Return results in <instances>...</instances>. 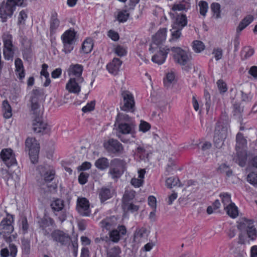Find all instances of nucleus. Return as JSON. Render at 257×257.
Instances as JSON below:
<instances>
[{
    "label": "nucleus",
    "instance_id": "de8ad7c7",
    "mask_svg": "<svg viewBox=\"0 0 257 257\" xmlns=\"http://www.w3.org/2000/svg\"><path fill=\"white\" fill-rule=\"evenodd\" d=\"M131 118L129 117L127 114L122 113H119L117 114L116 117V121L118 123H119L120 122H125L128 123L131 121Z\"/></svg>",
    "mask_w": 257,
    "mask_h": 257
},
{
    "label": "nucleus",
    "instance_id": "6ab92c4d",
    "mask_svg": "<svg viewBox=\"0 0 257 257\" xmlns=\"http://www.w3.org/2000/svg\"><path fill=\"white\" fill-rule=\"evenodd\" d=\"M81 83L79 82L74 77H71L66 84V89L71 93L78 94L81 89L79 84Z\"/></svg>",
    "mask_w": 257,
    "mask_h": 257
},
{
    "label": "nucleus",
    "instance_id": "4be33fe9",
    "mask_svg": "<svg viewBox=\"0 0 257 257\" xmlns=\"http://www.w3.org/2000/svg\"><path fill=\"white\" fill-rule=\"evenodd\" d=\"M122 62L118 58H114L112 61L107 65L108 71L112 74L116 75L119 71Z\"/></svg>",
    "mask_w": 257,
    "mask_h": 257
},
{
    "label": "nucleus",
    "instance_id": "9b49d317",
    "mask_svg": "<svg viewBox=\"0 0 257 257\" xmlns=\"http://www.w3.org/2000/svg\"><path fill=\"white\" fill-rule=\"evenodd\" d=\"M123 105L120 107L122 110L134 112L135 109V101L133 95L129 91L122 93Z\"/></svg>",
    "mask_w": 257,
    "mask_h": 257
},
{
    "label": "nucleus",
    "instance_id": "09e8293b",
    "mask_svg": "<svg viewBox=\"0 0 257 257\" xmlns=\"http://www.w3.org/2000/svg\"><path fill=\"white\" fill-rule=\"evenodd\" d=\"M226 139L213 136V142L214 146L217 149H220L224 145V142Z\"/></svg>",
    "mask_w": 257,
    "mask_h": 257
},
{
    "label": "nucleus",
    "instance_id": "e433bc0d",
    "mask_svg": "<svg viewBox=\"0 0 257 257\" xmlns=\"http://www.w3.org/2000/svg\"><path fill=\"white\" fill-rule=\"evenodd\" d=\"M220 197L221 198L222 203L224 207H228L229 205L234 203L231 202L230 199V195L226 193H223L220 194Z\"/></svg>",
    "mask_w": 257,
    "mask_h": 257
},
{
    "label": "nucleus",
    "instance_id": "7c9ffc66",
    "mask_svg": "<svg viewBox=\"0 0 257 257\" xmlns=\"http://www.w3.org/2000/svg\"><path fill=\"white\" fill-rule=\"evenodd\" d=\"M99 195L101 202H104L111 197L110 190L106 188H102L99 193Z\"/></svg>",
    "mask_w": 257,
    "mask_h": 257
},
{
    "label": "nucleus",
    "instance_id": "b1692460",
    "mask_svg": "<svg viewBox=\"0 0 257 257\" xmlns=\"http://www.w3.org/2000/svg\"><path fill=\"white\" fill-rule=\"evenodd\" d=\"M57 16V14L56 12H54L51 15L50 22V31L51 35L54 34L59 26L60 21L58 19Z\"/></svg>",
    "mask_w": 257,
    "mask_h": 257
},
{
    "label": "nucleus",
    "instance_id": "a18cd8bd",
    "mask_svg": "<svg viewBox=\"0 0 257 257\" xmlns=\"http://www.w3.org/2000/svg\"><path fill=\"white\" fill-rule=\"evenodd\" d=\"M218 171L221 173H225L228 177L230 176L232 173L231 170L225 164H221L218 167Z\"/></svg>",
    "mask_w": 257,
    "mask_h": 257
},
{
    "label": "nucleus",
    "instance_id": "5fc2aeb1",
    "mask_svg": "<svg viewBox=\"0 0 257 257\" xmlns=\"http://www.w3.org/2000/svg\"><path fill=\"white\" fill-rule=\"evenodd\" d=\"M151 128V125L144 120H141L139 125V130L143 133L148 131Z\"/></svg>",
    "mask_w": 257,
    "mask_h": 257
},
{
    "label": "nucleus",
    "instance_id": "4c0bfd02",
    "mask_svg": "<svg viewBox=\"0 0 257 257\" xmlns=\"http://www.w3.org/2000/svg\"><path fill=\"white\" fill-rule=\"evenodd\" d=\"M3 106L4 109V115L5 118H10L12 115V109L8 101L5 100L3 101Z\"/></svg>",
    "mask_w": 257,
    "mask_h": 257
},
{
    "label": "nucleus",
    "instance_id": "39448f33",
    "mask_svg": "<svg viewBox=\"0 0 257 257\" xmlns=\"http://www.w3.org/2000/svg\"><path fill=\"white\" fill-rule=\"evenodd\" d=\"M126 163L123 160L115 158L110 163L109 174L113 179H117L123 174Z\"/></svg>",
    "mask_w": 257,
    "mask_h": 257
},
{
    "label": "nucleus",
    "instance_id": "0eeeda50",
    "mask_svg": "<svg viewBox=\"0 0 257 257\" xmlns=\"http://www.w3.org/2000/svg\"><path fill=\"white\" fill-rule=\"evenodd\" d=\"M14 221L12 215L8 214L7 217L4 218L0 223V233L7 242L11 241V237L7 236L14 231V226L12 223Z\"/></svg>",
    "mask_w": 257,
    "mask_h": 257
},
{
    "label": "nucleus",
    "instance_id": "473e14b6",
    "mask_svg": "<svg viewBox=\"0 0 257 257\" xmlns=\"http://www.w3.org/2000/svg\"><path fill=\"white\" fill-rule=\"evenodd\" d=\"M93 48V43L91 39H86L83 42L82 46V50L84 53L87 54L90 52Z\"/></svg>",
    "mask_w": 257,
    "mask_h": 257
},
{
    "label": "nucleus",
    "instance_id": "ddd939ff",
    "mask_svg": "<svg viewBox=\"0 0 257 257\" xmlns=\"http://www.w3.org/2000/svg\"><path fill=\"white\" fill-rule=\"evenodd\" d=\"M0 157L8 167L16 164V160L11 149H3L0 153Z\"/></svg>",
    "mask_w": 257,
    "mask_h": 257
},
{
    "label": "nucleus",
    "instance_id": "bb28decb",
    "mask_svg": "<svg viewBox=\"0 0 257 257\" xmlns=\"http://www.w3.org/2000/svg\"><path fill=\"white\" fill-rule=\"evenodd\" d=\"M187 24V20L186 15L182 14L176 17L172 26L182 29L183 27L186 26Z\"/></svg>",
    "mask_w": 257,
    "mask_h": 257
},
{
    "label": "nucleus",
    "instance_id": "c03bdc74",
    "mask_svg": "<svg viewBox=\"0 0 257 257\" xmlns=\"http://www.w3.org/2000/svg\"><path fill=\"white\" fill-rule=\"evenodd\" d=\"M22 248L23 253L28 254L30 252V242L28 239L22 240Z\"/></svg>",
    "mask_w": 257,
    "mask_h": 257
},
{
    "label": "nucleus",
    "instance_id": "58836bf2",
    "mask_svg": "<svg viewBox=\"0 0 257 257\" xmlns=\"http://www.w3.org/2000/svg\"><path fill=\"white\" fill-rule=\"evenodd\" d=\"M247 181L255 187H257V172H251L247 176Z\"/></svg>",
    "mask_w": 257,
    "mask_h": 257
},
{
    "label": "nucleus",
    "instance_id": "603ef678",
    "mask_svg": "<svg viewBox=\"0 0 257 257\" xmlns=\"http://www.w3.org/2000/svg\"><path fill=\"white\" fill-rule=\"evenodd\" d=\"M181 29L172 26V29L171 30L172 37V39H178L179 38L181 34Z\"/></svg>",
    "mask_w": 257,
    "mask_h": 257
},
{
    "label": "nucleus",
    "instance_id": "7ed1b4c3",
    "mask_svg": "<svg viewBox=\"0 0 257 257\" xmlns=\"http://www.w3.org/2000/svg\"><path fill=\"white\" fill-rule=\"evenodd\" d=\"M38 170L43 180L42 185H46L49 191L55 190L57 187L55 183H49L54 179L55 174L54 170L50 166H40Z\"/></svg>",
    "mask_w": 257,
    "mask_h": 257
},
{
    "label": "nucleus",
    "instance_id": "79ce46f5",
    "mask_svg": "<svg viewBox=\"0 0 257 257\" xmlns=\"http://www.w3.org/2000/svg\"><path fill=\"white\" fill-rule=\"evenodd\" d=\"M211 9L215 18H220V5L218 3H213L211 5Z\"/></svg>",
    "mask_w": 257,
    "mask_h": 257
},
{
    "label": "nucleus",
    "instance_id": "864d4df0",
    "mask_svg": "<svg viewBox=\"0 0 257 257\" xmlns=\"http://www.w3.org/2000/svg\"><path fill=\"white\" fill-rule=\"evenodd\" d=\"M200 13L201 15L205 16L208 10V4L205 1H201L199 3Z\"/></svg>",
    "mask_w": 257,
    "mask_h": 257
},
{
    "label": "nucleus",
    "instance_id": "a211bd4d",
    "mask_svg": "<svg viewBox=\"0 0 257 257\" xmlns=\"http://www.w3.org/2000/svg\"><path fill=\"white\" fill-rule=\"evenodd\" d=\"M227 133L228 127L227 125H225L221 122L216 123L214 132V136L226 139L227 136Z\"/></svg>",
    "mask_w": 257,
    "mask_h": 257
},
{
    "label": "nucleus",
    "instance_id": "4468645a",
    "mask_svg": "<svg viewBox=\"0 0 257 257\" xmlns=\"http://www.w3.org/2000/svg\"><path fill=\"white\" fill-rule=\"evenodd\" d=\"M77 209L82 216H88L90 214L89 202L85 198H78Z\"/></svg>",
    "mask_w": 257,
    "mask_h": 257
},
{
    "label": "nucleus",
    "instance_id": "052dcab7",
    "mask_svg": "<svg viewBox=\"0 0 257 257\" xmlns=\"http://www.w3.org/2000/svg\"><path fill=\"white\" fill-rule=\"evenodd\" d=\"M95 104V101H91L82 108V111L84 112H87L93 110L94 108Z\"/></svg>",
    "mask_w": 257,
    "mask_h": 257
},
{
    "label": "nucleus",
    "instance_id": "412c9836",
    "mask_svg": "<svg viewBox=\"0 0 257 257\" xmlns=\"http://www.w3.org/2000/svg\"><path fill=\"white\" fill-rule=\"evenodd\" d=\"M75 37V32L74 31L68 30L66 31L62 36L63 42L65 46L64 51L66 52V47L68 45H70L72 44Z\"/></svg>",
    "mask_w": 257,
    "mask_h": 257
},
{
    "label": "nucleus",
    "instance_id": "393cba45",
    "mask_svg": "<svg viewBox=\"0 0 257 257\" xmlns=\"http://www.w3.org/2000/svg\"><path fill=\"white\" fill-rule=\"evenodd\" d=\"M176 82L175 75L173 71H170L166 74V77L164 79V84L167 88H172Z\"/></svg>",
    "mask_w": 257,
    "mask_h": 257
},
{
    "label": "nucleus",
    "instance_id": "4d7b16f0",
    "mask_svg": "<svg viewBox=\"0 0 257 257\" xmlns=\"http://www.w3.org/2000/svg\"><path fill=\"white\" fill-rule=\"evenodd\" d=\"M114 52L117 56L121 57L126 55V51L123 47L118 45L115 48Z\"/></svg>",
    "mask_w": 257,
    "mask_h": 257
},
{
    "label": "nucleus",
    "instance_id": "c85d7f7f",
    "mask_svg": "<svg viewBox=\"0 0 257 257\" xmlns=\"http://www.w3.org/2000/svg\"><path fill=\"white\" fill-rule=\"evenodd\" d=\"M108 160L104 157L97 159L95 162V167L101 170H104L108 168L109 166Z\"/></svg>",
    "mask_w": 257,
    "mask_h": 257
},
{
    "label": "nucleus",
    "instance_id": "dca6fc26",
    "mask_svg": "<svg viewBox=\"0 0 257 257\" xmlns=\"http://www.w3.org/2000/svg\"><path fill=\"white\" fill-rule=\"evenodd\" d=\"M40 95V91L38 89H35L32 91L31 96V111L33 112L34 116L39 115L38 113V109L39 107V104L38 103V100Z\"/></svg>",
    "mask_w": 257,
    "mask_h": 257
},
{
    "label": "nucleus",
    "instance_id": "680f3d73",
    "mask_svg": "<svg viewBox=\"0 0 257 257\" xmlns=\"http://www.w3.org/2000/svg\"><path fill=\"white\" fill-rule=\"evenodd\" d=\"M218 88L220 92L224 93L227 91V86L226 83L222 80H219L217 82Z\"/></svg>",
    "mask_w": 257,
    "mask_h": 257
},
{
    "label": "nucleus",
    "instance_id": "f3484780",
    "mask_svg": "<svg viewBox=\"0 0 257 257\" xmlns=\"http://www.w3.org/2000/svg\"><path fill=\"white\" fill-rule=\"evenodd\" d=\"M108 146L107 149L114 153L121 154L123 151V148L122 144L117 140L110 139L108 141Z\"/></svg>",
    "mask_w": 257,
    "mask_h": 257
},
{
    "label": "nucleus",
    "instance_id": "72a5a7b5",
    "mask_svg": "<svg viewBox=\"0 0 257 257\" xmlns=\"http://www.w3.org/2000/svg\"><path fill=\"white\" fill-rule=\"evenodd\" d=\"M166 185L168 188H172L176 186H180L181 184L178 178L172 177L166 179Z\"/></svg>",
    "mask_w": 257,
    "mask_h": 257
},
{
    "label": "nucleus",
    "instance_id": "f8f14e48",
    "mask_svg": "<svg viewBox=\"0 0 257 257\" xmlns=\"http://www.w3.org/2000/svg\"><path fill=\"white\" fill-rule=\"evenodd\" d=\"M51 236L54 241L59 243L61 245H67L71 242L70 236L60 230L53 231L51 234Z\"/></svg>",
    "mask_w": 257,
    "mask_h": 257
},
{
    "label": "nucleus",
    "instance_id": "2f4dec72",
    "mask_svg": "<svg viewBox=\"0 0 257 257\" xmlns=\"http://www.w3.org/2000/svg\"><path fill=\"white\" fill-rule=\"evenodd\" d=\"M225 210H226L227 214L232 218H235L238 216V210L237 207L235 204H231L228 207H225Z\"/></svg>",
    "mask_w": 257,
    "mask_h": 257
},
{
    "label": "nucleus",
    "instance_id": "a878e982",
    "mask_svg": "<svg viewBox=\"0 0 257 257\" xmlns=\"http://www.w3.org/2000/svg\"><path fill=\"white\" fill-rule=\"evenodd\" d=\"M253 17L249 15L244 18V19L239 23L238 26L236 29V32L240 33L253 20Z\"/></svg>",
    "mask_w": 257,
    "mask_h": 257
},
{
    "label": "nucleus",
    "instance_id": "9d476101",
    "mask_svg": "<svg viewBox=\"0 0 257 257\" xmlns=\"http://www.w3.org/2000/svg\"><path fill=\"white\" fill-rule=\"evenodd\" d=\"M15 9L12 0H7L6 3H2L0 6V18L3 19V22L12 17Z\"/></svg>",
    "mask_w": 257,
    "mask_h": 257
},
{
    "label": "nucleus",
    "instance_id": "c756f323",
    "mask_svg": "<svg viewBox=\"0 0 257 257\" xmlns=\"http://www.w3.org/2000/svg\"><path fill=\"white\" fill-rule=\"evenodd\" d=\"M236 140V149L237 152V155L238 156L239 152L237 150V149L243 148L246 145L247 141L241 133H238L237 134Z\"/></svg>",
    "mask_w": 257,
    "mask_h": 257
},
{
    "label": "nucleus",
    "instance_id": "49530a36",
    "mask_svg": "<svg viewBox=\"0 0 257 257\" xmlns=\"http://www.w3.org/2000/svg\"><path fill=\"white\" fill-rule=\"evenodd\" d=\"M2 171L5 173L7 176H8L7 184L8 185H12L13 184V180H14L15 182H18L19 181V177L16 174H9L7 171L4 169H2Z\"/></svg>",
    "mask_w": 257,
    "mask_h": 257
},
{
    "label": "nucleus",
    "instance_id": "1a4fd4ad",
    "mask_svg": "<svg viewBox=\"0 0 257 257\" xmlns=\"http://www.w3.org/2000/svg\"><path fill=\"white\" fill-rule=\"evenodd\" d=\"M34 119L32 121L33 130L37 134H47L50 132V128L47 123L43 121L42 117L40 115L33 116Z\"/></svg>",
    "mask_w": 257,
    "mask_h": 257
},
{
    "label": "nucleus",
    "instance_id": "5701e85b",
    "mask_svg": "<svg viewBox=\"0 0 257 257\" xmlns=\"http://www.w3.org/2000/svg\"><path fill=\"white\" fill-rule=\"evenodd\" d=\"M166 29L163 28L158 31L153 37L154 43L158 45L162 43L166 40Z\"/></svg>",
    "mask_w": 257,
    "mask_h": 257
},
{
    "label": "nucleus",
    "instance_id": "cd10ccee",
    "mask_svg": "<svg viewBox=\"0 0 257 257\" xmlns=\"http://www.w3.org/2000/svg\"><path fill=\"white\" fill-rule=\"evenodd\" d=\"M116 218L114 216L106 218L101 221L102 226L107 230L111 229L116 224Z\"/></svg>",
    "mask_w": 257,
    "mask_h": 257
},
{
    "label": "nucleus",
    "instance_id": "bf43d9fd",
    "mask_svg": "<svg viewBox=\"0 0 257 257\" xmlns=\"http://www.w3.org/2000/svg\"><path fill=\"white\" fill-rule=\"evenodd\" d=\"M123 208L131 212H135L138 210L139 207L133 203L124 204L123 205Z\"/></svg>",
    "mask_w": 257,
    "mask_h": 257
},
{
    "label": "nucleus",
    "instance_id": "423d86ee",
    "mask_svg": "<svg viewBox=\"0 0 257 257\" xmlns=\"http://www.w3.org/2000/svg\"><path fill=\"white\" fill-rule=\"evenodd\" d=\"M4 43L3 54L4 58L7 60H13L15 51V47L12 42V36L8 33L3 35Z\"/></svg>",
    "mask_w": 257,
    "mask_h": 257
},
{
    "label": "nucleus",
    "instance_id": "37998d69",
    "mask_svg": "<svg viewBox=\"0 0 257 257\" xmlns=\"http://www.w3.org/2000/svg\"><path fill=\"white\" fill-rule=\"evenodd\" d=\"M193 48L197 53L201 52L205 48V46L202 42L196 40L193 42Z\"/></svg>",
    "mask_w": 257,
    "mask_h": 257
},
{
    "label": "nucleus",
    "instance_id": "774afa93",
    "mask_svg": "<svg viewBox=\"0 0 257 257\" xmlns=\"http://www.w3.org/2000/svg\"><path fill=\"white\" fill-rule=\"evenodd\" d=\"M16 70L17 71H21L23 69V65L22 60L17 58L15 60Z\"/></svg>",
    "mask_w": 257,
    "mask_h": 257
},
{
    "label": "nucleus",
    "instance_id": "6e6552de",
    "mask_svg": "<svg viewBox=\"0 0 257 257\" xmlns=\"http://www.w3.org/2000/svg\"><path fill=\"white\" fill-rule=\"evenodd\" d=\"M26 147L28 149L30 160L32 163L38 162L40 146L35 138H28L26 141Z\"/></svg>",
    "mask_w": 257,
    "mask_h": 257
},
{
    "label": "nucleus",
    "instance_id": "f704fd0d",
    "mask_svg": "<svg viewBox=\"0 0 257 257\" xmlns=\"http://www.w3.org/2000/svg\"><path fill=\"white\" fill-rule=\"evenodd\" d=\"M64 201L61 199H57L51 204L52 208L56 211H60L64 208Z\"/></svg>",
    "mask_w": 257,
    "mask_h": 257
},
{
    "label": "nucleus",
    "instance_id": "2eb2a0df",
    "mask_svg": "<svg viewBox=\"0 0 257 257\" xmlns=\"http://www.w3.org/2000/svg\"><path fill=\"white\" fill-rule=\"evenodd\" d=\"M82 71V66L77 64L70 65L68 72L70 78L74 77L79 82H82L84 81L83 78L81 77Z\"/></svg>",
    "mask_w": 257,
    "mask_h": 257
},
{
    "label": "nucleus",
    "instance_id": "0e129e2a",
    "mask_svg": "<svg viewBox=\"0 0 257 257\" xmlns=\"http://www.w3.org/2000/svg\"><path fill=\"white\" fill-rule=\"evenodd\" d=\"M177 197V193L175 192H173V193L171 195H169L168 198L166 199V201L168 204L171 205L173 201L176 199Z\"/></svg>",
    "mask_w": 257,
    "mask_h": 257
},
{
    "label": "nucleus",
    "instance_id": "3c124183",
    "mask_svg": "<svg viewBox=\"0 0 257 257\" xmlns=\"http://www.w3.org/2000/svg\"><path fill=\"white\" fill-rule=\"evenodd\" d=\"M110 238L113 242H117L120 239V234L117 229H113L109 232Z\"/></svg>",
    "mask_w": 257,
    "mask_h": 257
},
{
    "label": "nucleus",
    "instance_id": "6e6d98bb",
    "mask_svg": "<svg viewBox=\"0 0 257 257\" xmlns=\"http://www.w3.org/2000/svg\"><path fill=\"white\" fill-rule=\"evenodd\" d=\"M27 18V14L26 12L24 10L21 11L19 13L18 17V25H25L26 19Z\"/></svg>",
    "mask_w": 257,
    "mask_h": 257
},
{
    "label": "nucleus",
    "instance_id": "e2e57ef3",
    "mask_svg": "<svg viewBox=\"0 0 257 257\" xmlns=\"http://www.w3.org/2000/svg\"><path fill=\"white\" fill-rule=\"evenodd\" d=\"M88 176L89 175L86 173H81L78 177L79 182L82 185L85 184L87 181Z\"/></svg>",
    "mask_w": 257,
    "mask_h": 257
},
{
    "label": "nucleus",
    "instance_id": "f03ea898",
    "mask_svg": "<svg viewBox=\"0 0 257 257\" xmlns=\"http://www.w3.org/2000/svg\"><path fill=\"white\" fill-rule=\"evenodd\" d=\"M175 62L182 66V69L188 71L192 68L190 54L180 47H173L171 48Z\"/></svg>",
    "mask_w": 257,
    "mask_h": 257
},
{
    "label": "nucleus",
    "instance_id": "20e7f679",
    "mask_svg": "<svg viewBox=\"0 0 257 257\" xmlns=\"http://www.w3.org/2000/svg\"><path fill=\"white\" fill-rule=\"evenodd\" d=\"M118 138L124 143H130L131 141V138H126L125 135L130 134L132 138H135V124L133 122H120L118 125Z\"/></svg>",
    "mask_w": 257,
    "mask_h": 257
},
{
    "label": "nucleus",
    "instance_id": "13d9d810",
    "mask_svg": "<svg viewBox=\"0 0 257 257\" xmlns=\"http://www.w3.org/2000/svg\"><path fill=\"white\" fill-rule=\"evenodd\" d=\"M188 7V5L187 4L179 3L174 4L172 8V10L174 11H182L187 9Z\"/></svg>",
    "mask_w": 257,
    "mask_h": 257
},
{
    "label": "nucleus",
    "instance_id": "a19ab883",
    "mask_svg": "<svg viewBox=\"0 0 257 257\" xmlns=\"http://www.w3.org/2000/svg\"><path fill=\"white\" fill-rule=\"evenodd\" d=\"M120 248L118 246H115L107 251V257H120Z\"/></svg>",
    "mask_w": 257,
    "mask_h": 257
},
{
    "label": "nucleus",
    "instance_id": "c9c22d12",
    "mask_svg": "<svg viewBox=\"0 0 257 257\" xmlns=\"http://www.w3.org/2000/svg\"><path fill=\"white\" fill-rule=\"evenodd\" d=\"M40 227L43 229L44 230L47 227L49 226L50 225H52L54 223L53 220L49 217H45L42 218L39 221Z\"/></svg>",
    "mask_w": 257,
    "mask_h": 257
},
{
    "label": "nucleus",
    "instance_id": "338daca9",
    "mask_svg": "<svg viewBox=\"0 0 257 257\" xmlns=\"http://www.w3.org/2000/svg\"><path fill=\"white\" fill-rule=\"evenodd\" d=\"M9 253H10V255L12 257H15L17 252V248L16 245L13 244H10L9 245Z\"/></svg>",
    "mask_w": 257,
    "mask_h": 257
},
{
    "label": "nucleus",
    "instance_id": "aec40b11",
    "mask_svg": "<svg viewBox=\"0 0 257 257\" xmlns=\"http://www.w3.org/2000/svg\"><path fill=\"white\" fill-rule=\"evenodd\" d=\"M170 50V49L160 50L159 52L152 57V61L158 64H163L165 61L166 56Z\"/></svg>",
    "mask_w": 257,
    "mask_h": 257
},
{
    "label": "nucleus",
    "instance_id": "ea45409f",
    "mask_svg": "<svg viewBox=\"0 0 257 257\" xmlns=\"http://www.w3.org/2000/svg\"><path fill=\"white\" fill-rule=\"evenodd\" d=\"M135 192L133 191H126L123 197V205L129 203L128 202L134 199Z\"/></svg>",
    "mask_w": 257,
    "mask_h": 257
},
{
    "label": "nucleus",
    "instance_id": "8fccbe9b",
    "mask_svg": "<svg viewBox=\"0 0 257 257\" xmlns=\"http://www.w3.org/2000/svg\"><path fill=\"white\" fill-rule=\"evenodd\" d=\"M129 14L126 11H122L118 13L117 19L121 23L126 22L128 18Z\"/></svg>",
    "mask_w": 257,
    "mask_h": 257
},
{
    "label": "nucleus",
    "instance_id": "69168bd1",
    "mask_svg": "<svg viewBox=\"0 0 257 257\" xmlns=\"http://www.w3.org/2000/svg\"><path fill=\"white\" fill-rule=\"evenodd\" d=\"M144 180L140 179L133 178L131 180V184L136 187H139L142 185Z\"/></svg>",
    "mask_w": 257,
    "mask_h": 257
},
{
    "label": "nucleus",
    "instance_id": "f257e3e1",
    "mask_svg": "<svg viewBox=\"0 0 257 257\" xmlns=\"http://www.w3.org/2000/svg\"><path fill=\"white\" fill-rule=\"evenodd\" d=\"M237 227L240 231L237 241L239 244L248 243L250 240L256 238L257 230L252 220L243 219L238 222Z\"/></svg>",
    "mask_w": 257,
    "mask_h": 257
}]
</instances>
